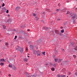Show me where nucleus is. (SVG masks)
I'll return each mask as SVG.
<instances>
[{"label": "nucleus", "mask_w": 77, "mask_h": 77, "mask_svg": "<svg viewBox=\"0 0 77 77\" xmlns=\"http://www.w3.org/2000/svg\"><path fill=\"white\" fill-rule=\"evenodd\" d=\"M16 50H20V53H23V48H20V47H18L17 48H16Z\"/></svg>", "instance_id": "obj_1"}, {"label": "nucleus", "mask_w": 77, "mask_h": 77, "mask_svg": "<svg viewBox=\"0 0 77 77\" xmlns=\"http://www.w3.org/2000/svg\"><path fill=\"white\" fill-rule=\"evenodd\" d=\"M72 19L73 20H76V19L77 18V16L74 15L73 14H72Z\"/></svg>", "instance_id": "obj_2"}, {"label": "nucleus", "mask_w": 77, "mask_h": 77, "mask_svg": "<svg viewBox=\"0 0 77 77\" xmlns=\"http://www.w3.org/2000/svg\"><path fill=\"white\" fill-rule=\"evenodd\" d=\"M36 53L37 54V56H40L41 55V53H40V51L39 50L37 51Z\"/></svg>", "instance_id": "obj_3"}, {"label": "nucleus", "mask_w": 77, "mask_h": 77, "mask_svg": "<svg viewBox=\"0 0 77 77\" xmlns=\"http://www.w3.org/2000/svg\"><path fill=\"white\" fill-rule=\"evenodd\" d=\"M55 32L56 34H57V35H59V32H60V31L57 30H56L55 31Z\"/></svg>", "instance_id": "obj_4"}, {"label": "nucleus", "mask_w": 77, "mask_h": 77, "mask_svg": "<svg viewBox=\"0 0 77 77\" xmlns=\"http://www.w3.org/2000/svg\"><path fill=\"white\" fill-rule=\"evenodd\" d=\"M9 67H11V68H12V66H13V65L12 64H9L8 65Z\"/></svg>", "instance_id": "obj_5"}, {"label": "nucleus", "mask_w": 77, "mask_h": 77, "mask_svg": "<svg viewBox=\"0 0 77 77\" xmlns=\"http://www.w3.org/2000/svg\"><path fill=\"white\" fill-rule=\"evenodd\" d=\"M0 62H3V61H5V62H6V61L5 60V59H0Z\"/></svg>", "instance_id": "obj_6"}, {"label": "nucleus", "mask_w": 77, "mask_h": 77, "mask_svg": "<svg viewBox=\"0 0 77 77\" xmlns=\"http://www.w3.org/2000/svg\"><path fill=\"white\" fill-rule=\"evenodd\" d=\"M12 68H13L14 70H16V67L15 66H13V67H12Z\"/></svg>", "instance_id": "obj_7"}, {"label": "nucleus", "mask_w": 77, "mask_h": 77, "mask_svg": "<svg viewBox=\"0 0 77 77\" xmlns=\"http://www.w3.org/2000/svg\"><path fill=\"white\" fill-rule=\"evenodd\" d=\"M35 52H36V51L34 50L33 51V54H34L36 55L37 54H36V53H35Z\"/></svg>", "instance_id": "obj_8"}, {"label": "nucleus", "mask_w": 77, "mask_h": 77, "mask_svg": "<svg viewBox=\"0 0 77 77\" xmlns=\"http://www.w3.org/2000/svg\"><path fill=\"white\" fill-rule=\"evenodd\" d=\"M30 48L31 49H33V46L30 45Z\"/></svg>", "instance_id": "obj_9"}, {"label": "nucleus", "mask_w": 77, "mask_h": 77, "mask_svg": "<svg viewBox=\"0 0 77 77\" xmlns=\"http://www.w3.org/2000/svg\"><path fill=\"white\" fill-rule=\"evenodd\" d=\"M35 20H36V21H38V20L39 18H38L37 17H36L35 18Z\"/></svg>", "instance_id": "obj_10"}, {"label": "nucleus", "mask_w": 77, "mask_h": 77, "mask_svg": "<svg viewBox=\"0 0 77 77\" xmlns=\"http://www.w3.org/2000/svg\"><path fill=\"white\" fill-rule=\"evenodd\" d=\"M19 9H20V7H17L15 9L17 10V11H18V10Z\"/></svg>", "instance_id": "obj_11"}, {"label": "nucleus", "mask_w": 77, "mask_h": 77, "mask_svg": "<svg viewBox=\"0 0 77 77\" xmlns=\"http://www.w3.org/2000/svg\"><path fill=\"white\" fill-rule=\"evenodd\" d=\"M58 60V59L55 58L54 59V60H55V62H57V60Z\"/></svg>", "instance_id": "obj_12"}, {"label": "nucleus", "mask_w": 77, "mask_h": 77, "mask_svg": "<svg viewBox=\"0 0 77 77\" xmlns=\"http://www.w3.org/2000/svg\"><path fill=\"white\" fill-rule=\"evenodd\" d=\"M33 15H34L35 17H37V15L35 14L34 13H33Z\"/></svg>", "instance_id": "obj_13"}, {"label": "nucleus", "mask_w": 77, "mask_h": 77, "mask_svg": "<svg viewBox=\"0 0 77 77\" xmlns=\"http://www.w3.org/2000/svg\"><path fill=\"white\" fill-rule=\"evenodd\" d=\"M42 53L44 55V56H45V51L43 52Z\"/></svg>", "instance_id": "obj_14"}, {"label": "nucleus", "mask_w": 77, "mask_h": 77, "mask_svg": "<svg viewBox=\"0 0 77 77\" xmlns=\"http://www.w3.org/2000/svg\"><path fill=\"white\" fill-rule=\"evenodd\" d=\"M0 65H1V66H3V65H4V63L2 62H1V63Z\"/></svg>", "instance_id": "obj_15"}, {"label": "nucleus", "mask_w": 77, "mask_h": 77, "mask_svg": "<svg viewBox=\"0 0 77 77\" xmlns=\"http://www.w3.org/2000/svg\"><path fill=\"white\" fill-rule=\"evenodd\" d=\"M8 23H11V21L10 20H8Z\"/></svg>", "instance_id": "obj_16"}, {"label": "nucleus", "mask_w": 77, "mask_h": 77, "mask_svg": "<svg viewBox=\"0 0 77 77\" xmlns=\"http://www.w3.org/2000/svg\"><path fill=\"white\" fill-rule=\"evenodd\" d=\"M62 33H63L64 32V29H62L61 31Z\"/></svg>", "instance_id": "obj_17"}, {"label": "nucleus", "mask_w": 77, "mask_h": 77, "mask_svg": "<svg viewBox=\"0 0 77 77\" xmlns=\"http://www.w3.org/2000/svg\"><path fill=\"white\" fill-rule=\"evenodd\" d=\"M61 77H66V75H62Z\"/></svg>", "instance_id": "obj_18"}, {"label": "nucleus", "mask_w": 77, "mask_h": 77, "mask_svg": "<svg viewBox=\"0 0 77 77\" xmlns=\"http://www.w3.org/2000/svg\"><path fill=\"white\" fill-rule=\"evenodd\" d=\"M24 60L25 62H27V59H25Z\"/></svg>", "instance_id": "obj_19"}, {"label": "nucleus", "mask_w": 77, "mask_h": 77, "mask_svg": "<svg viewBox=\"0 0 77 77\" xmlns=\"http://www.w3.org/2000/svg\"><path fill=\"white\" fill-rule=\"evenodd\" d=\"M5 45L7 46H8V45H9V44H8V43L6 42V43H5Z\"/></svg>", "instance_id": "obj_20"}, {"label": "nucleus", "mask_w": 77, "mask_h": 77, "mask_svg": "<svg viewBox=\"0 0 77 77\" xmlns=\"http://www.w3.org/2000/svg\"><path fill=\"white\" fill-rule=\"evenodd\" d=\"M62 60V59L59 60V62H60Z\"/></svg>", "instance_id": "obj_21"}, {"label": "nucleus", "mask_w": 77, "mask_h": 77, "mask_svg": "<svg viewBox=\"0 0 77 77\" xmlns=\"http://www.w3.org/2000/svg\"><path fill=\"white\" fill-rule=\"evenodd\" d=\"M44 29H45L46 30V29H48V28L47 27H45L44 28Z\"/></svg>", "instance_id": "obj_22"}, {"label": "nucleus", "mask_w": 77, "mask_h": 77, "mask_svg": "<svg viewBox=\"0 0 77 77\" xmlns=\"http://www.w3.org/2000/svg\"><path fill=\"white\" fill-rule=\"evenodd\" d=\"M73 57H74V58H76V56L75 55H73Z\"/></svg>", "instance_id": "obj_23"}, {"label": "nucleus", "mask_w": 77, "mask_h": 77, "mask_svg": "<svg viewBox=\"0 0 77 77\" xmlns=\"http://www.w3.org/2000/svg\"><path fill=\"white\" fill-rule=\"evenodd\" d=\"M51 70H52V71H54V68H51Z\"/></svg>", "instance_id": "obj_24"}, {"label": "nucleus", "mask_w": 77, "mask_h": 77, "mask_svg": "<svg viewBox=\"0 0 77 77\" xmlns=\"http://www.w3.org/2000/svg\"><path fill=\"white\" fill-rule=\"evenodd\" d=\"M57 11V12H59L60 11V10L59 9H57L56 10Z\"/></svg>", "instance_id": "obj_25"}, {"label": "nucleus", "mask_w": 77, "mask_h": 77, "mask_svg": "<svg viewBox=\"0 0 77 77\" xmlns=\"http://www.w3.org/2000/svg\"><path fill=\"white\" fill-rule=\"evenodd\" d=\"M4 29H5V28L6 27V26H3Z\"/></svg>", "instance_id": "obj_26"}, {"label": "nucleus", "mask_w": 77, "mask_h": 77, "mask_svg": "<svg viewBox=\"0 0 77 77\" xmlns=\"http://www.w3.org/2000/svg\"><path fill=\"white\" fill-rule=\"evenodd\" d=\"M2 6V7H3V6H5V4H4V3H3Z\"/></svg>", "instance_id": "obj_27"}, {"label": "nucleus", "mask_w": 77, "mask_h": 77, "mask_svg": "<svg viewBox=\"0 0 77 77\" xmlns=\"http://www.w3.org/2000/svg\"><path fill=\"white\" fill-rule=\"evenodd\" d=\"M6 13H9V11L8 10H7L6 11Z\"/></svg>", "instance_id": "obj_28"}, {"label": "nucleus", "mask_w": 77, "mask_h": 77, "mask_svg": "<svg viewBox=\"0 0 77 77\" xmlns=\"http://www.w3.org/2000/svg\"><path fill=\"white\" fill-rule=\"evenodd\" d=\"M68 75H71V72H70L68 74Z\"/></svg>", "instance_id": "obj_29"}, {"label": "nucleus", "mask_w": 77, "mask_h": 77, "mask_svg": "<svg viewBox=\"0 0 77 77\" xmlns=\"http://www.w3.org/2000/svg\"><path fill=\"white\" fill-rule=\"evenodd\" d=\"M8 75L9 77H11V75L10 74H9Z\"/></svg>", "instance_id": "obj_30"}, {"label": "nucleus", "mask_w": 77, "mask_h": 77, "mask_svg": "<svg viewBox=\"0 0 77 77\" xmlns=\"http://www.w3.org/2000/svg\"><path fill=\"white\" fill-rule=\"evenodd\" d=\"M57 20H58V21H59L60 20V19H58Z\"/></svg>", "instance_id": "obj_31"}, {"label": "nucleus", "mask_w": 77, "mask_h": 77, "mask_svg": "<svg viewBox=\"0 0 77 77\" xmlns=\"http://www.w3.org/2000/svg\"><path fill=\"white\" fill-rule=\"evenodd\" d=\"M75 50H77V47H76V49H75Z\"/></svg>", "instance_id": "obj_32"}, {"label": "nucleus", "mask_w": 77, "mask_h": 77, "mask_svg": "<svg viewBox=\"0 0 77 77\" xmlns=\"http://www.w3.org/2000/svg\"><path fill=\"white\" fill-rule=\"evenodd\" d=\"M75 75H77V73H75Z\"/></svg>", "instance_id": "obj_33"}, {"label": "nucleus", "mask_w": 77, "mask_h": 77, "mask_svg": "<svg viewBox=\"0 0 77 77\" xmlns=\"http://www.w3.org/2000/svg\"><path fill=\"white\" fill-rule=\"evenodd\" d=\"M68 14H70V12H69V11H68Z\"/></svg>", "instance_id": "obj_34"}, {"label": "nucleus", "mask_w": 77, "mask_h": 77, "mask_svg": "<svg viewBox=\"0 0 77 77\" xmlns=\"http://www.w3.org/2000/svg\"><path fill=\"white\" fill-rule=\"evenodd\" d=\"M17 36H15V38H17Z\"/></svg>", "instance_id": "obj_35"}, {"label": "nucleus", "mask_w": 77, "mask_h": 77, "mask_svg": "<svg viewBox=\"0 0 77 77\" xmlns=\"http://www.w3.org/2000/svg\"><path fill=\"white\" fill-rule=\"evenodd\" d=\"M28 31H30V29H28Z\"/></svg>", "instance_id": "obj_36"}, {"label": "nucleus", "mask_w": 77, "mask_h": 77, "mask_svg": "<svg viewBox=\"0 0 77 77\" xmlns=\"http://www.w3.org/2000/svg\"><path fill=\"white\" fill-rule=\"evenodd\" d=\"M63 51H64V49H63Z\"/></svg>", "instance_id": "obj_37"}, {"label": "nucleus", "mask_w": 77, "mask_h": 77, "mask_svg": "<svg viewBox=\"0 0 77 77\" xmlns=\"http://www.w3.org/2000/svg\"><path fill=\"white\" fill-rule=\"evenodd\" d=\"M14 39H16V38H14Z\"/></svg>", "instance_id": "obj_38"}, {"label": "nucleus", "mask_w": 77, "mask_h": 77, "mask_svg": "<svg viewBox=\"0 0 77 77\" xmlns=\"http://www.w3.org/2000/svg\"><path fill=\"white\" fill-rule=\"evenodd\" d=\"M27 57H29V56H27Z\"/></svg>", "instance_id": "obj_39"}, {"label": "nucleus", "mask_w": 77, "mask_h": 77, "mask_svg": "<svg viewBox=\"0 0 77 77\" xmlns=\"http://www.w3.org/2000/svg\"><path fill=\"white\" fill-rule=\"evenodd\" d=\"M1 42V40H0V42Z\"/></svg>", "instance_id": "obj_40"}, {"label": "nucleus", "mask_w": 77, "mask_h": 77, "mask_svg": "<svg viewBox=\"0 0 77 77\" xmlns=\"http://www.w3.org/2000/svg\"><path fill=\"white\" fill-rule=\"evenodd\" d=\"M66 14H68V12L66 13Z\"/></svg>", "instance_id": "obj_41"}, {"label": "nucleus", "mask_w": 77, "mask_h": 77, "mask_svg": "<svg viewBox=\"0 0 77 77\" xmlns=\"http://www.w3.org/2000/svg\"><path fill=\"white\" fill-rule=\"evenodd\" d=\"M60 5V4H58V5Z\"/></svg>", "instance_id": "obj_42"}, {"label": "nucleus", "mask_w": 77, "mask_h": 77, "mask_svg": "<svg viewBox=\"0 0 77 77\" xmlns=\"http://www.w3.org/2000/svg\"><path fill=\"white\" fill-rule=\"evenodd\" d=\"M26 50H27V49L26 48Z\"/></svg>", "instance_id": "obj_43"}, {"label": "nucleus", "mask_w": 77, "mask_h": 77, "mask_svg": "<svg viewBox=\"0 0 77 77\" xmlns=\"http://www.w3.org/2000/svg\"><path fill=\"white\" fill-rule=\"evenodd\" d=\"M67 77H68V76H67Z\"/></svg>", "instance_id": "obj_44"}, {"label": "nucleus", "mask_w": 77, "mask_h": 77, "mask_svg": "<svg viewBox=\"0 0 77 77\" xmlns=\"http://www.w3.org/2000/svg\"><path fill=\"white\" fill-rule=\"evenodd\" d=\"M62 27H61V28H62Z\"/></svg>", "instance_id": "obj_45"}, {"label": "nucleus", "mask_w": 77, "mask_h": 77, "mask_svg": "<svg viewBox=\"0 0 77 77\" xmlns=\"http://www.w3.org/2000/svg\"><path fill=\"white\" fill-rule=\"evenodd\" d=\"M62 27H61V28H62Z\"/></svg>", "instance_id": "obj_46"}]
</instances>
